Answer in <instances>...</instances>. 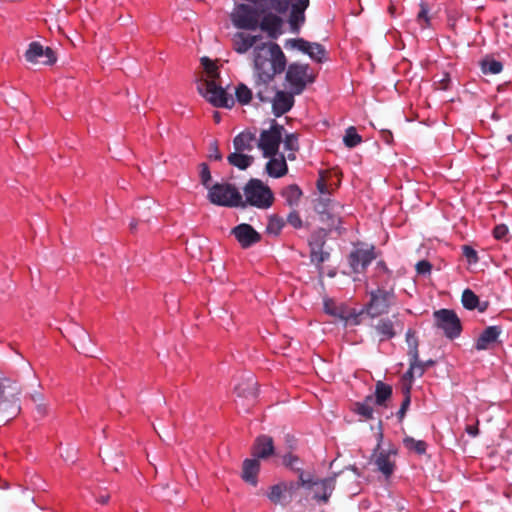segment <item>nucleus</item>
<instances>
[{
    "instance_id": "2f4dec72",
    "label": "nucleus",
    "mask_w": 512,
    "mask_h": 512,
    "mask_svg": "<svg viewBox=\"0 0 512 512\" xmlns=\"http://www.w3.org/2000/svg\"><path fill=\"white\" fill-rule=\"evenodd\" d=\"M373 396L369 395L365 398L364 402H357L355 404V411L361 415L364 419L369 420L373 418L374 410L371 406Z\"/></svg>"
},
{
    "instance_id": "58836bf2",
    "label": "nucleus",
    "mask_w": 512,
    "mask_h": 512,
    "mask_svg": "<svg viewBox=\"0 0 512 512\" xmlns=\"http://www.w3.org/2000/svg\"><path fill=\"white\" fill-rule=\"evenodd\" d=\"M201 64L207 74V78L205 80L217 81V79L219 78V71L216 64L207 57H203L201 59Z\"/></svg>"
},
{
    "instance_id": "473e14b6",
    "label": "nucleus",
    "mask_w": 512,
    "mask_h": 512,
    "mask_svg": "<svg viewBox=\"0 0 512 512\" xmlns=\"http://www.w3.org/2000/svg\"><path fill=\"white\" fill-rule=\"evenodd\" d=\"M424 374V365L419 358H409V369L404 374L405 379L412 380L414 376L421 377Z\"/></svg>"
},
{
    "instance_id": "79ce46f5",
    "label": "nucleus",
    "mask_w": 512,
    "mask_h": 512,
    "mask_svg": "<svg viewBox=\"0 0 512 512\" xmlns=\"http://www.w3.org/2000/svg\"><path fill=\"white\" fill-rule=\"evenodd\" d=\"M333 204H336L333 202L329 196L327 195H321L317 199L314 200V210L320 214L325 213V210L330 209Z\"/></svg>"
},
{
    "instance_id": "4468645a",
    "label": "nucleus",
    "mask_w": 512,
    "mask_h": 512,
    "mask_svg": "<svg viewBox=\"0 0 512 512\" xmlns=\"http://www.w3.org/2000/svg\"><path fill=\"white\" fill-rule=\"evenodd\" d=\"M232 234L235 236L242 248H248L260 242L261 235L249 224L242 223L232 229Z\"/></svg>"
},
{
    "instance_id": "c03bdc74",
    "label": "nucleus",
    "mask_w": 512,
    "mask_h": 512,
    "mask_svg": "<svg viewBox=\"0 0 512 512\" xmlns=\"http://www.w3.org/2000/svg\"><path fill=\"white\" fill-rule=\"evenodd\" d=\"M326 232L324 229H320L312 233L309 239L310 249L323 248L325 244Z\"/></svg>"
},
{
    "instance_id": "a19ab883",
    "label": "nucleus",
    "mask_w": 512,
    "mask_h": 512,
    "mask_svg": "<svg viewBox=\"0 0 512 512\" xmlns=\"http://www.w3.org/2000/svg\"><path fill=\"white\" fill-rule=\"evenodd\" d=\"M284 220L280 217H277V216H272L270 217L269 219V222H268V225L266 227V231L268 234H271V235H279L282 228L284 227Z\"/></svg>"
},
{
    "instance_id": "f257e3e1",
    "label": "nucleus",
    "mask_w": 512,
    "mask_h": 512,
    "mask_svg": "<svg viewBox=\"0 0 512 512\" xmlns=\"http://www.w3.org/2000/svg\"><path fill=\"white\" fill-rule=\"evenodd\" d=\"M254 7L248 4H238L231 13V21L238 29L256 30L260 28L271 39H277L282 34L284 21L282 14L277 12L276 8L259 7L256 2H252Z\"/></svg>"
},
{
    "instance_id": "aec40b11",
    "label": "nucleus",
    "mask_w": 512,
    "mask_h": 512,
    "mask_svg": "<svg viewBox=\"0 0 512 512\" xmlns=\"http://www.w3.org/2000/svg\"><path fill=\"white\" fill-rule=\"evenodd\" d=\"M257 381L250 375L235 385L234 391L239 397L254 400L257 397Z\"/></svg>"
},
{
    "instance_id": "f8f14e48",
    "label": "nucleus",
    "mask_w": 512,
    "mask_h": 512,
    "mask_svg": "<svg viewBox=\"0 0 512 512\" xmlns=\"http://www.w3.org/2000/svg\"><path fill=\"white\" fill-rule=\"evenodd\" d=\"M376 258L374 247L356 248L348 256L349 265L354 273H363Z\"/></svg>"
},
{
    "instance_id": "b1692460",
    "label": "nucleus",
    "mask_w": 512,
    "mask_h": 512,
    "mask_svg": "<svg viewBox=\"0 0 512 512\" xmlns=\"http://www.w3.org/2000/svg\"><path fill=\"white\" fill-rule=\"evenodd\" d=\"M7 389L9 390V396L12 401L17 402L19 400L18 396L21 392L19 385L17 382L4 376L2 372H0V401L4 398L5 391Z\"/></svg>"
},
{
    "instance_id": "e433bc0d",
    "label": "nucleus",
    "mask_w": 512,
    "mask_h": 512,
    "mask_svg": "<svg viewBox=\"0 0 512 512\" xmlns=\"http://www.w3.org/2000/svg\"><path fill=\"white\" fill-rule=\"evenodd\" d=\"M502 69V63L495 59H485L481 62V70L484 74H499Z\"/></svg>"
},
{
    "instance_id": "4c0bfd02",
    "label": "nucleus",
    "mask_w": 512,
    "mask_h": 512,
    "mask_svg": "<svg viewBox=\"0 0 512 512\" xmlns=\"http://www.w3.org/2000/svg\"><path fill=\"white\" fill-rule=\"evenodd\" d=\"M406 342L408 344L409 350H408V357L409 358H419V352H418V340L415 335V332L411 329H409L406 332Z\"/></svg>"
},
{
    "instance_id": "9b49d317",
    "label": "nucleus",
    "mask_w": 512,
    "mask_h": 512,
    "mask_svg": "<svg viewBox=\"0 0 512 512\" xmlns=\"http://www.w3.org/2000/svg\"><path fill=\"white\" fill-rule=\"evenodd\" d=\"M27 62L32 64L53 65L57 61L54 50L44 47L39 42H31L24 54Z\"/></svg>"
},
{
    "instance_id": "423d86ee",
    "label": "nucleus",
    "mask_w": 512,
    "mask_h": 512,
    "mask_svg": "<svg viewBox=\"0 0 512 512\" xmlns=\"http://www.w3.org/2000/svg\"><path fill=\"white\" fill-rule=\"evenodd\" d=\"M285 79L293 94L299 95L308 84L315 81L316 75L310 71L308 64L291 63L287 68Z\"/></svg>"
},
{
    "instance_id": "c756f323",
    "label": "nucleus",
    "mask_w": 512,
    "mask_h": 512,
    "mask_svg": "<svg viewBox=\"0 0 512 512\" xmlns=\"http://www.w3.org/2000/svg\"><path fill=\"white\" fill-rule=\"evenodd\" d=\"M282 195L289 206H295L302 196V191L298 185L292 184L284 189Z\"/></svg>"
},
{
    "instance_id": "69168bd1",
    "label": "nucleus",
    "mask_w": 512,
    "mask_h": 512,
    "mask_svg": "<svg viewBox=\"0 0 512 512\" xmlns=\"http://www.w3.org/2000/svg\"><path fill=\"white\" fill-rule=\"evenodd\" d=\"M110 499V496L108 494L100 495L97 497V502L101 504H107Z\"/></svg>"
},
{
    "instance_id": "bb28decb",
    "label": "nucleus",
    "mask_w": 512,
    "mask_h": 512,
    "mask_svg": "<svg viewBox=\"0 0 512 512\" xmlns=\"http://www.w3.org/2000/svg\"><path fill=\"white\" fill-rule=\"evenodd\" d=\"M392 386L382 381L376 382L374 401L378 406L386 407V402L392 397Z\"/></svg>"
},
{
    "instance_id": "39448f33",
    "label": "nucleus",
    "mask_w": 512,
    "mask_h": 512,
    "mask_svg": "<svg viewBox=\"0 0 512 512\" xmlns=\"http://www.w3.org/2000/svg\"><path fill=\"white\" fill-rule=\"evenodd\" d=\"M198 92L214 107L232 108L234 99L215 80H199Z\"/></svg>"
},
{
    "instance_id": "de8ad7c7",
    "label": "nucleus",
    "mask_w": 512,
    "mask_h": 512,
    "mask_svg": "<svg viewBox=\"0 0 512 512\" xmlns=\"http://www.w3.org/2000/svg\"><path fill=\"white\" fill-rule=\"evenodd\" d=\"M284 148L291 152L299 150L298 135L295 133L286 134L284 138Z\"/></svg>"
},
{
    "instance_id": "a211bd4d",
    "label": "nucleus",
    "mask_w": 512,
    "mask_h": 512,
    "mask_svg": "<svg viewBox=\"0 0 512 512\" xmlns=\"http://www.w3.org/2000/svg\"><path fill=\"white\" fill-rule=\"evenodd\" d=\"M502 333L501 326H488L485 328L475 343V349L478 351L488 350L493 344L498 342V338Z\"/></svg>"
},
{
    "instance_id": "680f3d73",
    "label": "nucleus",
    "mask_w": 512,
    "mask_h": 512,
    "mask_svg": "<svg viewBox=\"0 0 512 512\" xmlns=\"http://www.w3.org/2000/svg\"><path fill=\"white\" fill-rule=\"evenodd\" d=\"M324 310L332 316H340L335 304L330 300L324 302Z\"/></svg>"
},
{
    "instance_id": "a878e982",
    "label": "nucleus",
    "mask_w": 512,
    "mask_h": 512,
    "mask_svg": "<svg viewBox=\"0 0 512 512\" xmlns=\"http://www.w3.org/2000/svg\"><path fill=\"white\" fill-rule=\"evenodd\" d=\"M227 161L230 165L240 170H246L252 165L254 157L235 150L228 155Z\"/></svg>"
},
{
    "instance_id": "c85d7f7f",
    "label": "nucleus",
    "mask_w": 512,
    "mask_h": 512,
    "mask_svg": "<svg viewBox=\"0 0 512 512\" xmlns=\"http://www.w3.org/2000/svg\"><path fill=\"white\" fill-rule=\"evenodd\" d=\"M268 499L275 505L281 504L284 505L289 503L287 499V495L285 494V486H282L281 483L273 485L270 488L269 493L267 494Z\"/></svg>"
},
{
    "instance_id": "0e129e2a",
    "label": "nucleus",
    "mask_w": 512,
    "mask_h": 512,
    "mask_svg": "<svg viewBox=\"0 0 512 512\" xmlns=\"http://www.w3.org/2000/svg\"><path fill=\"white\" fill-rule=\"evenodd\" d=\"M381 138L387 144H391L393 141V135L390 130H385V129L381 130Z\"/></svg>"
},
{
    "instance_id": "603ef678",
    "label": "nucleus",
    "mask_w": 512,
    "mask_h": 512,
    "mask_svg": "<svg viewBox=\"0 0 512 512\" xmlns=\"http://www.w3.org/2000/svg\"><path fill=\"white\" fill-rule=\"evenodd\" d=\"M287 223L290 224L292 227L299 229L302 227V219L299 215V213L295 210L291 211L287 216Z\"/></svg>"
},
{
    "instance_id": "6e6d98bb",
    "label": "nucleus",
    "mask_w": 512,
    "mask_h": 512,
    "mask_svg": "<svg viewBox=\"0 0 512 512\" xmlns=\"http://www.w3.org/2000/svg\"><path fill=\"white\" fill-rule=\"evenodd\" d=\"M316 187L321 195L329 194L328 187H327L326 180H325V175H324L323 171H321L319 174V178L316 182Z\"/></svg>"
},
{
    "instance_id": "bf43d9fd",
    "label": "nucleus",
    "mask_w": 512,
    "mask_h": 512,
    "mask_svg": "<svg viewBox=\"0 0 512 512\" xmlns=\"http://www.w3.org/2000/svg\"><path fill=\"white\" fill-rule=\"evenodd\" d=\"M411 403L410 387L404 389V399L401 403L400 409L407 411Z\"/></svg>"
},
{
    "instance_id": "f3484780",
    "label": "nucleus",
    "mask_w": 512,
    "mask_h": 512,
    "mask_svg": "<svg viewBox=\"0 0 512 512\" xmlns=\"http://www.w3.org/2000/svg\"><path fill=\"white\" fill-rule=\"evenodd\" d=\"M260 35H249L244 32H237L232 37V47L238 54H245L261 40Z\"/></svg>"
},
{
    "instance_id": "2eb2a0df",
    "label": "nucleus",
    "mask_w": 512,
    "mask_h": 512,
    "mask_svg": "<svg viewBox=\"0 0 512 512\" xmlns=\"http://www.w3.org/2000/svg\"><path fill=\"white\" fill-rule=\"evenodd\" d=\"M294 95L281 90H276L269 103L272 104V112L276 117L287 113L294 105Z\"/></svg>"
},
{
    "instance_id": "72a5a7b5",
    "label": "nucleus",
    "mask_w": 512,
    "mask_h": 512,
    "mask_svg": "<svg viewBox=\"0 0 512 512\" xmlns=\"http://www.w3.org/2000/svg\"><path fill=\"white\" fill-rule=\"evenodd\" d=\"M235 96L241 105H247L252 100L253 92L247 85L240 83L235 89Z\"/></svg>"
},
{
    "instance_id": "7c9ffc66",
    "label": "nucleus",
    "mask_w": 512,
    "mask_h": 512,
    "mask_svg": "<svg viewBox=\"0 0 512 512\" xmlns=\"http://www.w3.org/2000/svg\"><path fill=\"white\" fill-rule=\"evenodd\" d=\"M403 444L409 451H414L418 455H423L426 452L427 444L423 440H416L411 436H406L403 439Z\"/></svg>"
},
{
    "instance_id": "6e6552de",
    "label": "nucleus",
    "mask_w": 512,
    "mask_h": 512,
    "mask_svg": "<svg viewBox=\"0 0 512 512\" xmlns=\"http://www.w3.org/2000/svg\"><path fill=\"white\" fill-rule=\"evenodd\" d=\"M435 325L441 329L448 339L458 338L462 332V324L460 318L454 310L439 309L433 313Z\"/></svg>"
},
{
    "instance_id": "774afa93",
    "label": "nucleus",
    "mask_w": 512,
    "mask_h": 512,
    "mask_svg": "<svg viewBox=\"0 0 512 512\" xmlns=\"http://www.w3.org/2000/svg\"><path fill=\"white\" fill-rule=\"evenodd\" d=\"M37 410H38L39 414L42 416L46 413L45 407L42 404L37 405Z\"/></svg>"
},
{
    "instance_id": "8fccbe9b",
    "label": "nucleus",
    "mask_w": 512,
    "mask_h": 512,
    "mask_svg": "<svg viewBox=\"0 0 512 512\" xmlns=\"http://www.w3.org/2000/svg\"><path fill=\"white\" fill-rule=\"evenodd\" d=\"M200 172H199V175H200V180H201V183L206 187V188H210L209 187V183L211 181V173H210V169H209V166L206 164V163H201L200 166Z\"/></svg>"
},
{
    "instance_id": "37998d69",
    "label": "nucleus",
    "mask_w": 512,
    "mask_h": 512,
    "mask_svg": "<svg viewBox=\"0 0 512 512\" xmlns=\"http://www.w3.org/2000/svg\"><path fill=\"white\" fill-rule=\"evenodd\" d=\"M309 57L318 63H322L326 59V50L320 43L314 42L311 49H309Z\"/></svg>"
},
{
    "instance_id": "cd10ccee",
    "label": "nucleus",
    "mask_w": 512,
    "mask_h": 512,
    "mask_svg": "<svg viewBox=\"0 0 512 512\" xmlns=\"http://www.w3.org/2000/svg\"><path fill=\"white\" fill-rule=\"evenodd\" d=\"M341 208L339 204H333V206L325 210V213H320V220L325 223L329 229H337L340 223V217L338 215V209Z\"/></svg>"
},
{
    "instance_id": "5701e85b",
    "label": "nucleus",
    "mask_w": 512,
    "mask_h": 512,
    "mask_svg": "<svg viewBox=\"0 0 512 512\" xmlns=\"http://www.w3.org/2000/svg\"><path fill=\"white\" fill-rule=\"evenodd\" d=\"M374 464L377 469L385 476L390 477L395 468V463L391 460V453L381 451L375 456Z\"/></svg>"
},
{
    "instance_id": "13d9d810",
    "label": "nucleus",
    "mask_w": 512,
    "mask_h": 512,
    "mask_svg": "<svg viewBox=\"0 0 512 512\" xmlns=\"http://www.w3.org/2000/svg\"><path fill=\"white\" fill-rule=\"evenodd\" d=\"M449 84H450V77L448 74H443V77L435 82V85H436V88L439 89V90H447L449 88Z\"/></svg>"
},
{
    "instance_id": "09e8293b",
    "label": "nucleus",
    "mask_w": 512,
    "mask_h": 512,
    "mask_svg": "<svg viewBox=\"0 0 512 512\" xmlns=\"http://www.w3.org/2000/svg\"><path fill=\"white\" fill-rule=\"evenodd\" d=\"M462 253L470 264H476L479 261L477 251L469 245L462 246Z\"/></svg>"
},
{
    "instance_id": "e2e57ef3",
    "label": "nucleus",
    "mask_w": 512,
    "mask_h": 512,
    "mask_svg": "<svg viewBox=\"0 0 512 512\" xmlns=\"http://www.w3.org/2000/svg\"><path fill=\"white\" fill-rule=\"evenodd\" d=\"M465 431L472 437H476L479 434L478 421L475 425H467Z\"/></svg>"
},
{
    "instance_id": "20e7f679",
    "label": "nucleus",
    "mask_w": 512,
    "mask_h": 512,
    "mask_svg": "<svg viewBox=\"0 0 512 512\" xmlns=\"http://www.w3.org/2000/svg\"><path fill=\"white\" fill-rule=\"evenodd\" d=\"M208 199L211 203L225 207H245L242 195L232 184L216 183L209 188Z\"/></svg>"
},
{
    "instance_id": "dca6fc26",
    "label": "nucleus",
    "mask_w": 512,
    "mask_h": 512,
    "mask_svg": "<svg viewBox=\"0 0 512 512\" xmlns=\"http://www.w3.org/2000/svg\"><path fill=\"white\" fill-rule=\"evenodd\" d=\"M275 448L272 437L268 435H260L255 439V442L252 447V455L254 458L267 459L268 457L274 455Z\"/></svg>"
},
{
    "instance_id": "864d4df0",
    "label": "nucleus",
    "mask_w": 512,
    "mask_h": 512,
    "mask_svg": "<svg viewBox=\"0 0 512 512\" xmlns=\"http://www.w3.org/2000/svg\"><path fill=\"white\" fill-rule=\"evenodd\" d=\"M416 272L420 275H427L431 273L432 265L427 260H421L417 262L415 266Z\"/></svg>"
},
{
    "instance_id": "9d476101",
    "label": "nucleus",
    "mask_w": 512,
    "mask_h": 512,
    "mask_svg": "<svg viewBox=\"0 0 512 512\" xmlns=\"http://www.w3.org/2000/svg\"><path fill=\"white\" fill-rule=\"evenodd\" d=\"M296 470L299 472V481L296 483L299 485V488L305 487L311 489L313 486H320L322 494L320 495L316 493L314 495V499L323 503H327L335 488V477H329L315 481L310 474H305L300 468H297Z\"/></svg>"
},
{
    "instance_id": "4d7b16f0",
    "label": "nucleus",
    "mask_w": 512,
    "mask_h": 512,
    "mask_svg": "<svg viewBox=\"0 0 512 512\" xmlns=\"http://www.w3.org/2000/svg\"><path fill=\"white\" fill-rule=\"evenodd\" d=\"M508 233V228L506 225L504 224H500V225H497L495 226V228L493 229V236L497 239V240H502L505 238V236L507 235Z\"/></svg>"
},
{
    "instance_id": "338daca9",
    "label": "nucleus",
    "mask_w": 512,
    "mask_h": 512,
    "mask_svg": "<svg viewBox=\"0 0 512 512\" xmlns=\"http://www.w3.org/2000/svg\"><path fill=\"white\" fill-rule=\"evenodd\" d=\"M406 412L407 411H405V410H401V409L398 410L397 417L400 422L404 419Z\"/></svg>"
},
{
    "instance_id": "5fc2aeb1",
    "label": "nucleus",
    "mask_w": 512,
    "mask_h": 512,
    "mask_svg": "<svg viewBox=\"0 0 512 512\" xmlns=\"http://www.w3.org/2000/svg\"><path fill=\"white\" fill-rule=\"evenodd\" d=\"M209 158L216 161L222 160V154L219 151L217 140L212 141L209 145Z\"/></svg>"
},
{
    "instance_id": "393cba45",
    "label": "nucleus",
    "mask_w": 512,
    "mask_h": 512,
    "mask_svg": "<svg viewBox=\"0 0 512 512\" xmlns=\"http://www.w3.org/2000/svg\"><path fill=\"white\" fill-rule=\"evenodd\" d=\"M374 329L380 336V341L389 340L395 337L396 331L394 322L390 318H382L375 325Z\"/></svg>"
},
{
    "instance_id": "1a4fd4ad",
    "label": "nucleus",
    "mask_w": 512,
    "mask_h": 512,
    "mask_svg": "<svg viewBox=\"0 0 512 512\" xmlns=\"http://www.w3.org/2000/svg\"><path fill=\"white\" fill-rule=\"evenodd\" d=\"M393 300V290L388 291L378 288L370 293V300L365 306V311L372 318L386 314Z\"/></svg>"
},
{
    "instance_id": "412c9836",
    "label": "nucleus",
    "mask_w": 512,
    "mask_h": 512,
    "mask_svg": "<svg viewBox=\"0 0 512 512\" xmlns=\"http://www.w3.org/2000/svg\"><path fill=\"white\" fill-rule=\"evenodd\" d=\"M269 161L266 163V172L269 176L280 178L287 174L288 166L283 154L268 157Z\"/></svg>"
},
{
    "instance_id": "a18cd8bd",
    "label": "nucleus",
    "mask_w": 512,
    "mask_h": 512,
    "mask_svg": "<svg viewBox=\"0 0 512 512\" xmlns=\"http://www.w3.org/2000/svg\"><path fill=\"white\" fill-rule=\"evenodd\" d=\"M420 10L417 14V22L421 26V28H427L430 26V18L428 16L429 14V7L428 4L425 2L420 3Z\"/></svg>"
},
{
    "instance_id": "49530a36",
    "label": "nucleus",
    "mask_w": 512,
    "mask_h": 512,
    "mask_svg": "<svg viewBox=\"0 0 512 512\" xmlns=\"http://www.w3.org/2000/svg\"><path fill=\"white\" fill-rule=\"evenodd\" d=\"M330 254L323 250V248L310 249V259L312 263L320 266L322 263L327 261Z\"/></svg>"
},
{
    "instance_id": "ea45409f",
    "label": "nucleus",
    "mask_w": 512,
    "mask_h": 512,
    "mask_svg": "<svg viewBox=\"0 0 512 512\" xmlns=\"http://www.w3.org/2000/svg\"><path fill=\"white\" fill-rule=\"evenodd\" d=\"M314 42H309L303 38H297V39H289L286 41L285 46L296 48L300 50L301 52L309 55V49H311Z\"/></svg>"
},
{
    "instance_id": "f704fd0d",
    "label": "nucleus",
    "mask_w": 512,
    "mask_h": 512,
    "mask_svg": "<svg viewBox=\"0 0 512 512\" xmlns=\"http://www.w3.org/2000/svg\"><path fill=\"white\" fill-rule=\"evenodd\" d=\"M343 142L346 147L354 148L362 142V137L357 133L354 126H350L345 131Z\"/></svg>"
},
{
    "instance_id": "ddd939ff",
    "label": "nucleus",
    "mask_w": 512,
    "mask_h": 512,
    "mask_svg": "<svg viewBox=\"0 0 512 512\" xmlns=\"http://www.w3.org/2000/svg\"><path fill=\"white\" fill-rule=\"evenodd\" d=\"M274 78L265 77L262 74L253 73V90L255 96L262 103H268L272 100L276 88L272 85Z\"/></svg>"
},
{
    "instance_id": "7ed1b4c3",
    "label": "nucleus",
    "mask_w": 512,
    "mask_h": 512,
    "mask_svg": "<svg viewBox=\"0 0 512 512\" xmlns=\"http://www.w3.org/2000/svg\"><path fill=\"white\" fill-rule=\"evenodd\" d=\"M245 200L243 203L251 205L259 209H267L274 202V195L271 189L261 180L252 178L243 188Z\"/></svg>"
},
{
    "instance_id": "0eeeda50",
    "label": "nucleus",
    "mask_w": 512,
    "mask_h": 512,
    "mask_svg": "<svg viewBox=\"0 0 512 512\" xmlns=\"http://www.w3.org/2000/svg\"><path fill=\"white\" fill-rule=\"evenodd\" d=\"M285 128L280 125L276 120L271 121V126L267 130H262L260 133L257 147L262 151L263 157H272L278 155L279 146L282 142Z\"/></svg>"
},
{
    "instance_id": "3c124183",
    "label": "nucleus",
    "mask_w": 512,
    "mask_h": 512,
    "mask_svg": "<svg viewBox=\"0 0 512 512\" xmlns=\"http://www.w3.org/2000/svg\"><path fill=\"white\" fill-rule=\"evenodd\" d=\"M280 483L282 486H285V494L287 495V499L290 502L297 489H299V485L293 481H283Z\"/></svg>"
},
{
    "instance_id": "4be33fe9",
    "label": "nucleus",
    "mask_w": 512,
    "mask_h": 512,
    "mask_svg": "<svg viewBox=\"0 0 512 512\" xmlns=\"http://www.w3.org/2000/svg\"><path fill=\"white\" fill-rule=\"evenodd\" d=\"M256 142V135L251 131H243L233 139L234 150L239 152L252 151Z\"/></svg>"
},
{
    "instance_id": "c9c22d12",
    "label": "nucleus",
    "mask_w": 512,
    "mask_h": 512,
    "mask_svg": "<svg viewBox=\"0 0 512 512\" xmlns=\"http://www.w3.org/2000/svg\"><path fill=\"white\" fill-rule=\"evenodd\" d=\"M461 302L467 310H474L479 305V297L470 289H465L462 293Z\"/></svg>"
},
{
    "instance_id": "052dcab7",
    "label": "nucleus",
    "mask_w": 512,
    "mask_h": 512,
    "mask_svg": "<svg viewBox=\"0 0 512 512\" xmlns=\"http://www.w3.org/2000/svg\"><path fill=\"white\" fill-rule=\"evenodd\" d=\"M298 461H299V458H298L297 456L293 455V454H290V453H289V454L284 455V457H283V463H284L287 467H290V468H292V469H296V468L294 467V464H295L296 462H298Z\"/></svg>"
},
{
    "instance_id": "6ab92c4d",
    "label": "nucleus",
    "mask_w": 512,
    "mask_h": 512,
    "mask_svg": "<svg viewBox=\"0 0 512 512\" xmlns=\"http://www.w3.org/2000/svg\"><path fill=\"white\" fill-rule=\"evenodd\" d=\"M259 471L260 462L258 459H245L242 464L241 477L246 483L256 486L258 484Z\"/></svg>"
},
{
    "instance_id": "f03ea898",
    "label": "nucleus",
    "mask_w": 512,
    "mask_h": 512,
    "mask_svg": "<svg viewBox=\"0 0 512 512\" xmlns=\"http://www.w3.org/2000/svg\"><path fill=\"white\" fill-rule=\"evenodd\" d=\"M254 73L273 77L285 71L287 59L281 47L275 42H264L253 50Z\"/></svg>"
}]
</instances>
